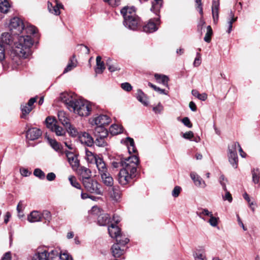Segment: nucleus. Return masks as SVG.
Wrapping results in <instances>:
<instances>
[{
	"label": "nucleus",
	"mask_w": 260,
	"mask_h": 260,
	"mask_svg": "<svg viewBox=\"0 0 260 260\" xmlns=\"http://www.w3.org/2000/svg\"><path fill=\"white\" fill-rule=\"evenodd\" d=\"M123 168L118 173L117 180L119 184L125 185L132 182L137 175V166L139 164L138 156L133 155L121 162Z\"/></svg>",
	"instance_id": "obj_1"
},
{
	"label": "nucleus",
	"mask_w": 260,
	"mask_h": 260,
	"mask_svg": "<svg viewBox=\"0 0 260 260\" xmlns=\"http://www.w3.org/2000/svg\"><path fill=\"white\" fill-rule=\"evenodd\" d=\"M18 40L10 51V57L14 62L19 64L21 62V57L26 58L31 54L30 48L34 42L29 35L20 36Z\"/></svg>",
	"instance_id": "obj_2"
},
{
	"label": "nucleus",
	"mask_w": 260,
	"mask_h": 260,
	"mask_svg": "<svg viewBox=\"0 0 260 260\" xmlns=\"http://www.w3.org/2000/svg\"><path fill=\"white\" fill-rule=\"evenodd\" d=\"M59 98L70 111L80 116H87L90 114L91 106L87 101L73 98L67 93H61Z\"/></svg>",
	"instance_id": "obj_3"
},
{
	"label": "nucleus",
	"mask_w": 260,
	"mask_h": 260,
	"mask_svg": "<svg viewBox=\"0 0 260 260\" xmlns=\"http://www.w3.org/2000/svg\"><path fill=\"white\" fill-rule=\"evenodd\" d=\"M120 13L123 16V24L125 27L135 30L141 25L140 18L136 14L134 7H124L120 10Z\"/></svg>",
	"instance_id": "obj_4"
},
{
	"label": "nucleus",
	"mask_w": 260,
	"mask_h": 260,
	"mask_svg": "<svg viewBox=\"0 0 260 260\" xmlns=\"http://www.w3.org/2000/svg\"><path fill=\"white\" fill-rule=\"evenodd\" d=\"M14 41V37L9 32H4L2 34L1 41H0V61H2L5 58V51L7 46L11 45Z\"/></svg>",
	"instance_id": "obj_5"
},
{
	"label": "nucleus",
	"mask_w": 260,
	"mask_h": 260,
	"mask_svg": "<svg viewBox=\"0 0 260 260\" xmlns=\"http://www.w3.org/2000/svg\"><path fill=\"white\" fill-rule=\"evenodd\" d=\"M82 184L87 191L98 195H101L102 194V192L101 190V185L95 180L90 178L84 180L83 182H82Z\"/></svg>",
	"instance_id": "obj_6"
},
{
	"label": "nucleus",
	"mask_w": 260,
	"mask_h": 260,
	"mask_svg": "<svg viewBox=\"0 0 260 260\" xmlns=\"http://www.w3.org/2000/svg\"><path fill=\"white\" fill-rule=\"evenodd\" d=\"M91 212L93 214L98 216V223L99 225L105 226L109 222L110 219L109 215L107 213H101V209L98 207H93Z\"/></svg>",
	"instance_id": "obj_7"
},
{
	"label": "nucleus",
	"mask_w": 260,
	"mask_h": 260,
	"mask_svg": "<svg viewBox=\"0 0 260 260\" xmlns=\"http://www.w3.org/2000/svg\"><path fill=\"white\" fill-rule=\"evenodd\" d=\"M158 17L154 19H150L147 24L143 27V31L147 33H152L158 29L157 24L160 23V16L158 13Z\"/></svg>",
	"instance_id": "obj_8"
},
{
	"label": "nucleus",
	"mask_w": 260,
	"mask_h": 260,
	"mask_svg": "<svg viewBox=\"0 0 260 260\" xmlns=\"http://www.w3.org/2000/svg\"><path fill=\"white\" fill-rule=\"evenodd\" d=\"M229 161L234 168L238 167V158L236 151V143H233L231 148L229 147Z\"/></svg>",
	"instance_id": "obj_9"
},
{
	"label": "nucleus",
	"mask_w": 260,
	"mask_h": 260,
	"mask_svg": "<svg viewBox=\"0 0 260 260\" xmlns=\"http://www.w3.org/2000/svg\"><path fill=\"white\" fill-rule=\"evenodd\" d=\"M9 27L10 29L17 30V31L14 33V35H19L22 32L24 29V25L22 21L18 17H14L11 20Z\"/></svg>",
	"instance_id": "obj_10"
},
{
	"label": "nucleus",
	"mask_w": 260,
	"mask_h": 260,
	"mask_svg": "<svg viewBox=\"0 0 260 260\" xmlns=\"http://www.w3.org/2000/svg\"><path fill=\"white\" fill-rule=\"evenodd\" d=\"M42 131L37 127L29 128L26 132V137L30 141H34L39 138L42 135Z\"/></svg>",
	"instance_id": "obj_11"
},
{
	"label": "nucleus",
	"mask_w": 260,
	"mask_h": 260,
	"mask_svg": "<svg viewBox=\"0 0 260 260\" xmlns=\"http://www.w3.org/2000/svg\"><path fill=\"white\" fill-rule=\"evenodd\" d=\"M94 160L100 175L109 173L107 166L102 158L94 156Z\"/></svg>",
	"instance_id": "obj_12"
},
{
	"label": "nucleus",
	"mask_w": 260,
	"mask_h": 260,
	"mask_svg": "<svg viewBox=\"0 0 260 260\" xmlns=\"http://www.w3.org/2000/svg\"><path fill=\"white\" fill-rule=\"evenodd\" d=\"M110 121V118L106 115H100L94 119V123L97 126H104L105 125H108Z\"/></svg>",
	"instance_id": "obj_13"
},
{
	"label": "nucleus",
	"mask_w": 260,
	"mask_h": 260,
	"mask_svg": "<svg viewBox=\"0 0 260 260\" xmlns=\"http://www.w3.org/2000/svg\"><path fill=\"white\" fill-rule=\"evenodd\" d=\"M55 5L53 4L48 2V9L49 11L56 15H59L60 14V8H63V5L57 2V1L54 2Z\"/></svg>",
	"instance_id": "obj_14"
},
{
	"label": "nucleus",
	"mask_w": 260,
	"mask_h": 260,
	"mask_svg": "<svg viewBox=\"0 0 260 260\" xmlns=\"http://www.w3.org/2000/svg\"><path fill=\"white\" fill-rule=\"evenodd\" d=\"M190 176L196 186L202 188H205L206 186L205 181L196 173L191 172Z\"/></svg>",
	"instance_id": "obj_15"
},
{
	"label": "nucleus",
	"mask_w": 260,
	"mask_h": 260,
	"mask_svg": "<svg viewBox=\"0 0 260 260\" xmlns=\"http://www.w3.org/2000/svg\"><path fill=\"white\" fill-rule=\"evenodd\" d=\"M78 172L81 178L82 182H83L84 180L91 178V171L85 167H79Z\"/></svg>",
	"instance_id": "obj_16"
},
{
	"label": "nucleus",
	"mask_w": 260,
	"mask_h": 260,
	"mask_svg": "<svg viewBox=\"0 0 260 260\" xmlns=\"http://www.w3.org/2000/svg\"><path fill=\"white\" fill-rule=\"evenodd\" d=\"M80 141L82 143H84L87 146L91 147L92 146L94 141L92 137L87 133H83L80 136Z\"/></svg>",
	"instance_id": "obj_17"
},
{
	"label": "nucleus",
	"mask_w": 260,
	"mask_h": 260,
	"mask_svg": "<svg viewBox=\"0 0 260 260\" xmlns=\"http://www.w3.org/2000/svg\"><path fill=\"white\" fill-rule=\"evenodd\" d=\"M108 232L110 236L112 238H120L121 231L119 228L112 223L108 228Z\"/></svg>",
	"instance_id": "obj_18"
},
{
	"label": "nucleus",
	"mask_w": 260,
	"mask_h": 260,
	"mask_svg": "<svg viewBox=\"0 0 260 260\" xmlns=\"http://www.w3.org/2000/svg\"><path fill=\"white\" fill-rule=\"evenodd\" d=\"M93 133L95 137L103 139L106 138L108 135V131L104 126H96L94 129Z\"/></svg>",
	"instance_id": "obj_19"
},
{
	"label": "nucleus",
	"mask_w": 260,
	"mask_h": 260,
	"mask_svg": "<svg viewBox=\"0 0 260 260\" xmlns=\"http://www.w3.org/2000/svg\"><path fill=\"white\" fill-rule=\"evenodd\" d=\"M68 161L73 168H77L79 167V161L77 157L72 152L66 154Z\"/></svg>",
	"instance_id": "obj_20"
},
{
	"label": "nucleus",
	"mask_w": 260,
	"mask_h": 260,
	"mask_svg": "<svg viewBox=\"0 0 260 260\" xmlns=\"http://www.w3.org/2000/svg\"><path fill=\"white\" fill-rule=\"evenodd\" d=\"M103 183L109 187H112L114 184V180L112 177L109 173H107L101 175Z\"/></svg>",
	"instance_id": "obj_21"
},
{
	"label": "nucleus",
	"mask_w": 260,
	"mask_h": 260,
	"mask_svg": "<svg viewBox=\"0 0 260 260\" xmlns=\"http://www.w3.org/2000/svg\"><path fill=\"white\" fill-rule=\"evenodd\" d=\"M193 255L195 260H207L205 250L203 248L197 249Z\"/></svg>",
	"instance_id": "obj_22"
},
{
	"label": "nucleus",
	"mask_w": 260,
	"mask_h": 260,
	"mask_svg": "<svg viewBox=\"0 0 260 260\" xmlns=\"http://www.w3.org/2000/svg\"><path fill=\"white\" fill-rule=\"evenodd\" d=\"M42 216L37 211H32L27 216V220L30 222H38L41 220Z\"/></svg>",
	"instance_id": "obj_23"
},
{
	"label": "nucleus",
	"mask_w": 260,
	"mask_h": 260,
	"mask_svg": "<svg viewBox=\"0 0 260 260\" xmlns=\"http://www.w3.org/2000/svg\"><path fill=\"white\" fill-rule=\"evenodd\" d=\"M136 97L137 99L143 104L144 106H147L148 104L147 97L146 95L142 91V90L139 89L137 90Z\"/></svg>",
	"instance_id": "obj_24"
},
{
	"label": "nucleus",
	"mask_w": 260,
	"mask_h": 260,
	"mask_svg": "<svg viewBox=\"0 0 260 260\" xmlns=\"http://www.w3.org/2000/svg\"><path fill=\"white\" fill-rule=\"evenodd\" d=\"M154 78L156 81L159 83H161L166 87L168 86L169 77L165 75L155 74Z\"/></svg>",
	"instance_id": "obj_25"
},
{
	"label": "nucleus",
	"mask_w": 260,
	"mask_h": 260,
	"mask_svg": "<svg viewBox=\"0 0 260 260\" xmlns=\"http://www.w3.org/2000/svg\"><path fill=\"white\" fill-rule=\"evenodd\" d=\"M96 68L95 69V72L96 74H102L105 69V64L102 61V57L98 56L96 58Z\"/></svg>",
	"instance_id": "obj_26"
},
{
	"label": "nucleus",
	"mask_w": 260,
	"mask_h": 260,
	"mask_svg": "<svg viewBox=\"0 0 260 260\" xmlns=\"http://www.w3.org/2000/svg\"><path fill=\"white\" fill-rule=\"evenodd\" d=\"M111 250L112 255L115 257H119L123 253V250L121 249L118 244H114L111 247Z\"/></svg>",
	"instance_id": "obj_27"
},
{
	"label": "nucleus",
	"mask_w": 260,
	"mask_h": 260,
	"mask_svg": "<svg viewBox=\"0 0 260 260\" xmlns=\"http://www.w3.org/2000/svg\"><path fill=\"white\" fill-rule=\"evenodd\" d=\"M106 65L110 72H114L120 70V68L118 64L116 62H113L110 58L107 59L106 61Z\"/></svg>",
	"instance_id": "obj_28"
},
{
	"label": "nucleus",
	"mask_w": 260,
	"mask_h": 260,
	"mask_svg": "<svg viewBox=\"0 0 260 260\" xmlns=\"http://www.w3.org/2000/svg\"><path fill=\"white\" fill-rule=\"evenodd\" d=\"M111 198L118 201L120 198V193L118 187L112 186L109 191Z\"/></svg>",
	"instance_id": "obj_29"
},
{
	"label": "nucleus",
	"mask_w": 260,
	"mask_h": 260,
	"mask_svg": "<svg viewBox=\"0 0 260 260\" xmlns=\"http://www.w3.org/2000/svg\"><path fill=\"white\" fill-rule=\"evenodd\" d=\"M35 255L37 257L38 260H49V253L46 250L42 251L38 250Z\"/></svg>",
	"instance_id": "obj_30"
},
{
	"label": "nucleus",
	"mask_w": 260,
	"mask_h": 260,
	"mask_svg": "<svg viewBox=\"0 0 260 260\" xmlns=\"http://www.w3.org/2000/svg\"><path fill=\"white\" fill-rule=\"evenodd\" d=\"M155 3H152V7L151 8V11H153L156 15L159 13L160 9L162 6V0H154Z\"/></svg>",
	"instance_id": "obj_31"
},
{
	"label": "nucleus",
	"mask_w": 260,
	"mask_h": 260,
	"mask_svg": "<svg viewBox=\"0 0 260 260\" xmlns=\"http://www.w3.org/2000/svg\"><path fill=\"white\" fill-rule=\"evenodd\" d=\"M58 117L59 121L65 127L70 123V119L66 116L64 112H59L58 114Z\"/></svg>",
	"instance_id": "obj_32"
},
{
	"label": "nucleus",
	"mask_w": 260,
	"mask_h": 260,
	"mask_svg": "<svg viewBox=\"0 0 260 260\" xmlns=\"http://www.w3.org/2000/svg\"><path fill=\"white\" fill-rule=\"evenodd\" d=\"M76 59H75V56L73 55L72 57L70 59V62L68 64L66 68L63 71V73H66L71 71L74 68L76 67Z\"/></svg>",
	"instance_id": "obj_33"
},
{
	"label": "nucleus",
	"mask_w": 260,
	"mask_h": 260,
	"mask_svg": "<svg viewBox=\"0 0 260 260\" xmlns=\"http://www.w3.org/2000/svg\"><path fill=\"white\" fill-rule=\"evenodd\" d=\"M45 138H47L48 143L54 150L58 151L60 149V145L55 140L50 138L47 136V135H46Z\"/></svg>",
	"instance_id": "obj_34"
},
{
	"label": "nucleus",
	"mask_w": 260,
	"mask_h": 260,
	"mask_svg": "<svg viewBox=\"0 0 260 260\" xmlns=\"http://www.w3.org/2000/svg\"><path fill=\"white\" fill-rule=\"evenodd\" d=\"M20 109L22 112V115H21V118H25L27 115L32 110V108L29 107L26 104H22Z\"/></svg>",
	"instance_id": "obj_35"
},
{
	"label": "nucleus",
	"mask_w": 260,
	"mask_h": 260,
	"mask_svg": "<svg viewBox=\"0 0 260 260\" xmlns=\"http://www.w3.org/2000/svg\"><path fill=\"white\" fill-rule=\"evenodd\" d=\"M10 7L9 2L7 0H0V12L7 13Z\"/></svg>",
	"instance_id": "obj_36"
},
{
	"label": "nucleus",
	"mask_w": 260,
	"mask_h": 260,
	"mask_svg": "<svg viewBox=\"0 0 260 260\" xmlns=\"http://www.w3.org/2000/svg\"><path fill=\"white\" fill-rule=\"evenodd\" d=\"M110 133L114 135H116L122 132V128L117 124H113L110 127Z\"/></svg>",
	"instance_id": "obj_37"
},
{
	"label": "nucleus",
	"mask_w": 260,
	"mask_h": 260,
	"mask_svg": "<svg viewBox=\"0 0 260 260\" xmlns=\"http://www.w3.org/2000/svg\"><path fill=\"white\" fill-rule=\"evenodd\" d=\"M192 94L197 98L200 100L205 101L207 99V94L206 93H200L197 89H192L191 91Z\"/></svg>",
	"instance_id": "obj_38"
},
{
	"label": "nucleus",
	"mask_w": 260,
	"mask_h": 260,
	"mask_svg": "<svg viewBox=\"0 0 260 260\" xmlns=\"http://www.w3.org/2000/svg\"><path fill=\"white\" fill-rule=\"evenodd\" d=\"M251 173L252 175V181L255 184L258 183L260 176V173L258 169H253L251 170Z\"/></svg>",
	"instance_id": "obj_39"
},
{
	"label": "nucleus",
	"mask_w": 260,
	"mask_h": 260,
	"mask_svg": "<svg viewBox=\"0 0 260 260\" xmlns=\"http://www.w3.org/2000/svg\"><path fill=\"white\" fill-rule=\"evenodd\" d=\"M69 180L72 186L77 189H82L81 185L77 181L76 178L74 176H70L69 177Z\"/></svg>",
	"instance_id": "obj_40"
},
{
	"label": "nucleus",
	"mask_w": 260,
	"mask_h": 260,
	"mask_svg": "<svg viewBox=\"0 0 260 260\" xmlns=\"http://www.w3.org/2000/svg\"><path fill=\"white\" fill-rule=\"evenodd\" d=\"M46 126L51 129H53L54 128V126H56L57 124H56V121L54 118H52L50 117H48L46 118Z\"/></svg>",
	"instance_id": "obj_41"
},
{
	"label": "nucleus",
	"mask_w": 260,
	"mask_h": 260,
	"mask_svg": "<svg viewBox=\"0 0 260 260\" xmlns=\"http://www.w3.org/2000/svg\"><path fill=\"white\" fill-rule=\"evenodd\" d=\"M213 35V31L210 25L207 27V32L204 38V40L207 43H210L211 40V37Z\"/></svg>",
	"instance_id": "obj_42"
},
{
	"label": "nucleus",
	"mask_w": 260,
	"mask_h": 260,
	"mask_svg": "<svg viewBox=\"0 0 260 260\" xmlns=\"http://www.w3.org/2000/svg\"><path fill=\"white\" fill-rule=\"evenodd\" d=\"M66 128L67 129V131L68 133L72 136V137H76L78 135V132L77 130L70 123L68 125Z\"/></svg>",
	"instance_id": "obj_43"
},
{
	"label": "nucleus",
	"mask_w": 260,
	"mask_h": 260,
	"mask_svg": "<svg viewBox=\"0 0 260 260\" xmlns=\"http://www.w3.org/2000/svg\"><path fill=\"white\" fill-rule=\"evenodd\" d=\"M52 132H54L56 135L58 136H63L66 134V131L62 128V127L56 125L54 126V128L51 130Z\"/></svg>",
	"instance_id": "obj_44"
},
{
	"label": "nucleus",
	"mask_w": 260,
	"mask_h": 260,
	"mask_svg": "<svg viewBox=\"0 0 260 260\" xmlns=\"http://www.w3.org/2000/svg\"><path fill=\"white\" fill-rule=\"evenodd\" d=\"M219 0H212V13L214 15V12H219Z\"/></svg>",
	"instance_id": "obj_45"
},
{
	"label": "nucleus",
	"mask_w": 260,
	"mask_h": 260,
	"mask_svg": "<svg viewBox=\"0 0 260 260\" xmlns=\"http://www.w3.org/2000/svg\"><path fill=\"white\" fill-rule=\"evenodd\" d=\"M34 175L42 180L44 179L45 177V174L44 172L39 168L35 169Z\"/></svg>",
	"instance_id": "obj_46"
},
{
	"label": "nucleus",
	"mask_w": 260,
	"mask_h": 260,
	"mask_svg": "<svg viewBox=\"0 0 260 260\" xmlns=\"http://www.w3.org/2000/svg\"><path fill=\"white\" fill-rule=\"evenodd\" d=\"M41 214L42 216V218H43L48 222H49L52 219L51 214L50 212L48 210L43 211V213Z\"/></svg>",
	"instance_id": "obj_47"
},
{
	"label": "nucleus",
	"mask_w": 260,
	"mask_h": 260,
	"mask_svg": "<svg viewBox=\"0 0 260 260\" xmlns=\"http://www.w3.org/2000/svg\"><path fill=\"white\" fill-rule=\"evenodd\" d=\"M219 182L222 186V189L224 191H226V183L228 182V179L225 178L224 176L222 174L219 178Z\"/></svg>",
	"instance_id": "obj_48"
},
{
	"label": "nucleus",
	"mask_w": 260,
	"mask_h": 260,
	"mask_svg": "<svg viewBox=\"0 0 260 260\" xmlns=\"http://www.w3.org/2000/svg\"><path fill=\"white\" fill-rule=\"evenodd\" d=\"M94 143L97 146L100 147H105L107 145V143L105 141V139L102 138L101 137H96Z\"/></svg>",
	"instance_id": "obj_49"
},
{
	"label": "nucleus",
	"mask_w": 260,
	"mask_h": 260,
	"mask_svg": "<svg viewBox=\"0 0 260 260\" xmlns=\"http://www.w3.org/2000/svg\"><path fill=\"white\" fill-rule=\"evenodd\" d=\"M210 219L208 221L210 224L212 226H216L218 224V218L213 216V214L210 215Z\"/></svg>",
	"instance_id": "obj_50"
},
{
	"label": "nucleus",
	"mask_w": 260,
	"mask_h": 260,
	"mask_svg": "<svg viewBox=\"0 0 260 260\" xmlns=\"http://www.w3.org/2000/svg\"><path fill=\"white\" fill-rule=\"evenodd\" d=\"M225 193L223 196H222V199L224 201L227 200L230 203H231L233 201V198L232 194L230 193V191L226 189V191H225Z\"/></svg>",
	"instance_id": "obj_51"
},
{
	"label": "nucleus",
	"mask_w": 260,
	"mask_h": 260,
	"mask_svg": "<svg viewBox=\"0 0 260 260\" xmlns=\"http://www.w3.org/2000/svg\"><path fill=\"white\" fill-rule=\"evenodd\" d=\"M181 190V187H180L179 186H176L172 191V196L175 198L178 197L180 193Z\"/></svg>",
	"instance_id": "obj_52"
},
{
	"label": "nucleus",
	"mask_w": 260,
	"mask_h": 260,
	"mask_svg": "<svg viewBox=\"0 0 260 260\" xmlns=\"http://www.w3.org/2000/svg\"><path fill=\"white\" fill-rule=\"evenodd\" d=\"M164 107L162 105L159 103L156 106L153 107V111L156 113L158 114L160 113L161 111L163 110Z\"/></svg>",
	"instance_id": "obj_53"
},
{
	"label": "nucleus",
	"mask_w": 260,
	"mask_h": 260,
	"mask_svg": "<svg viewBox=\"0 0 260 260\" xmlns=\"http://www.w3.org/2000/svg\"><path fill=\"white\" fill-rule=\"evenodd\" d=\"M59 258L61 260H72V258L71 255H70L68 252H63L62 253L61 252L60 253V256Z\"/></svg>",
	"instance_id": "obj_54"
},
{
	"label": "nucleus",
	"mask_w": 260,
	"mask_h": 260,
	"mask_svg": "<svg viewBox=\"0 0 260 260\" xmlns=\"http://www.w3.org/2000/svg\"><path fill=\"white\" fill-rule=\"evenodd\" d=\"M121 87L123 90L126 91H130L132 89V86L128 82L122 83L121 84Z\"/></svg>",
	"instance_id": "obj_55"
},
{
	"label": "nucleus",
	"mask_w": 260,
	"mask_h": 260,
	"mask_svg": "<svg viewBox=\"0 0 260 260\" xmlns=\"http://www.w3.org/2000/svg\"><path fill=\"white\" fill-rule=\"evenodd\" d=\"M61 251H58L57 250L54 249L51 250L50 252H48L49 253V256L52 255L50 256V258H53L57 256H60V253Z\"/></svg>",
	"instance_id": "obj_56"
},
{
	"label": "nucleus",
	"mask_w": 260,
	"mask_h": 260,
	"mask_svg": "<svg viewBox=\"0 0 260 260\" xmlns=\"http://www.w3.org/2000/svg\"><path fill=\"white\" fill-rule=\"evenodd\" d=\"M116 242L117 243L116 244H118V245L120 246H124L125 244L128 243L129 242V239L128 238H124V240L121 239L119 238L116 239Z\"/></svg>",
	"instance_id": "obj_57"
},
{
	"label": "nucleus",
	"mask_w": 260,
	"mask_h": 260,
	"mask_svg": "<svg viewBox=\"0 0 260 260\" xmlns=\"http://www.w3.org/2000/svg\"><path fill=\"white\" fill-rule=\"evenodd\" d=\"M182 137L187 140H192L191 139L193 138L194 134L192 132L189 131L183 134Z\"/></svg>",
	"instance_id": "obj_58"
},
{
	"label": "nucleus",
	"mask_w": 260,
	"mask_h": 260,
	"mask_svg": "<svg viewBox=\"0 0 260 260\" xmlns=\"http://www.w3.org/2000/svg\"><path fill=\"white\" fill-rule=\"evenodd\" d=\"M182 122L184 125L189 128H191L192 126L189 119L187 117L183 118L182 119Z\"/></svg>",
	"instance_id": "obj_59"
},
{
	"label": "nucleus",
	"mask_w": 260,
	"mask_h": 260,
	"mask_svg": "<svg viewBox=\"0 0 260 260\" xmlns=\"http://www.w3.org/2000/svg\"><path fill=\"white\" fill-rule=\"evenodd\" d=\"M36 28L34 26H27L26 28V32L29 34H35L36 33Z\"/></svg>",
	"instance_id": "obj_60"
},
{
	"label": "nucleus",
	"mask_w": 260,
	"mask_h": 260,
	"mask_svg": "<svg viewBox=\"0 0 260 260\" xmlns=\"http://www.w3.org/2000/svg\"><path fill=\"white\" fill-rule=\"evenodd\" d=\"M243 198L245 200L247 201V202L248 203L249 207L251 209V210L253 211H254V208L252 207V205H253L252 202H250V199L248 196V194L245 192L243 194Z\"/></svg>",
	"instance_id": "obj_61"
},
{
	"label": "nucleus",
	"mask_w": 260,
	"mask_h": 260,
	"mask_svg": "<svg viewBox=\"0 0 260 260\" xmlns=\"http://www.w3.org/2000/svg\"><path fill=\"white\" fill-rule=\"evenodd\" d=\"M20 172L21 175L24 177L28 176L31 174V172H29L27 169L23 168L20 169Z\"/></svg>",
	"instance_id": "obj_62"
},
{
	"label": "nucleus",
	"mask_w": 260,
	"mask_h": 260,
	"mask_svg": "<svg viewBox=\"0 0 260 260\" xmlns=\"http://www.w3.org/2000/svg\"><path fill=\"white\" fill-rule=\"evenodd\" d=\"M125 143H126L127 147H133L134 146H135L134 139L130 137H127L126 138Z\"/></svg>",
	"instance_id": "obj_63"
},
{
	"label": "nucleus",
	"mask_w": 260,
	"mask_h": 260,
	"mask_svg": "<svg viewBox=\"0 0 260 260\" xmlns=\"http://www.w3.org/2000/svg\"><path fill=\"white\" fill-rule=\"evenodd\" d=\"M201 63V55L199 53H197V57L194 60L193 65L194 67H198L200 65Z\"/></svg>",
	"instance_id": "obj_64"
}]
</instances>
